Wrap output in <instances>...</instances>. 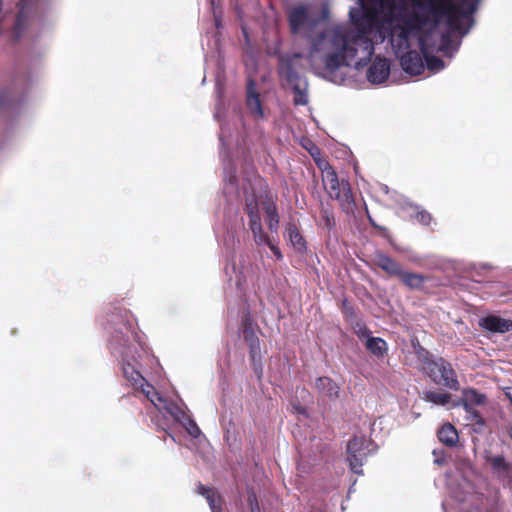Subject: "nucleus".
Instances as JSON below:
<instances>
[{
  "label": "nucleus",
  "instance_id": "obj_1",
  "mask_svg": "<svg viewBox=\"0 0 512 512\" xmlns=\"http://www.w3.org/2000/svg\"><path fill=\"white\" fill-rule=\"evenodd\" d=\"M355 30H333L327 43L332 50L325 55V70L335 72L342 66H353L361 69L368 65L374 54V42L371 34L375 26V15L370 12L361 14L355 18L351 14Z\"/></svg>",
  "mask_w": 512,
  "mask_h": 512
},
{
  "label": "nucleus",
  "instance_id": "obj_2",
  "mask_svg": "<svg viewBox=\"0 0 512 512\" xmlns=\"http://www.w3.org/2000/svg\"><path fill=\"white\" fill-rule=\"evenodd\" d=\"M466 2L467 0H462V4H458L454 0H412L413 6L421 13L413 12L407 17L402 28L403 37L406 38L408 31L419 30L429 23L436 25L443 18L446 19L451 31L461 36L466 35L473 25L471 15L477 8L474 2L468 9H464L463 5Z\"/></svg>",
  "mask_w": 512,
  "mask_h": 512
},
{
  "label": "nucleus",
  "instance_id": "obj_3",
  "mask_svg": "<svg viewBox=\"0 0 512 512\" xmlns=\"http://www.w3.org/2000/svg\"><path fill=\"white\" fill-rule=\"evenodd\" d=\"M127 335L124 336L121 333V339H119L118 335L114 336L113 341L111 342V346L114 350L118 351L122 357L121 369L124 378L131 384V386L138 390L140 386L145 385L147 381L140 371L135 367V365L130 361L136 362L135 352L136 347L131 342H138V335L134 332L131 327H126Z\"/></svg>",
  "mask_w": 512,
  "mask_h": 512
},
{
  "label": "nucleus",
  "instance_id": "obj_4",
  "mask_svg": "<svg viewBox=\"0 0 512 512\" xmlns=\"http://www.w3.org/2000/svg\"><path fill=\"white\" fill-rule=\"evenodd\" d=\"M322 181L328 195L339 203L341 210L347 214L353 213L355 200L350 183L345 179L340 181L336 172H330Z\"/></svg>",
  "mask_w": 512,
  "mask_h": 512
},
{
  "label": "nucleus",
  "instance_id": "obj_5",
  "mask_svg": "<svg viewBox=\"0 0 512 512\" xmlns=\"http://www.w3.org/2000/svg\"><path fill=\"white\" fill-rule=\"evenodd\" d=\"M426 374L435 384L443 385L453 391L460 389L456 371L451 363L442 357H438L437 361L432 363V367Z\"/></svg>",
  "mask_w": 512,
  "mask_h": 512
},
{
  "label": "nucleus",
  "instance_id": "obj_6",
  "mask_svg": "<svg viewBox=\"0 0 512 512\" xmlns=\"http://www.w3.org/2000/svg\"><path fill=\"white\" fill-rule=\"evenodd\" d=\"M372 445L370 440L364 437H353L347 444V460L349 462L350 470L358 475L363 474L362 466L368 454L370 453L369 447Z\"/></svg>",
  "mask_w": 512,
  "mask_h": 512
},
{
  "label": "nucleus",
  "instance_id": "obj_7",
  "mask_svg": "<svg viewBox=\"0 0 512 512\" xmlns=\"http://www.w3.org/2000/svg\"><path fill=\"white\" fill-rule=\"evenodd\" d=\"M287 20L293 35L312 31L317 24V19L310 15L309 8L302 4L289 9Z\"/></svg>",
  "mask_w": 512,
  "mask_h": 512
},
{
  "label": "nucleus",
  "instance_id": "obj_8",
  "mask_svg": "<svg viewBox=\"0 0 512 512\" xmlns=\"http://www.w3.org/2000/svg\"><path fill=\"white\" fill-rule=\"evenodd\" d=\"M302 54L294 53L293 55L282 56L279 59L278 73L289 85L300 82V74L298 68Z\"/></svg>",
  "mask_w": 512,
  "mask_h": 512
},
{
  "label": "nucleus",
  "instance_id": "obj_9",
  "mask_svg": "<svg viewBox=\"0 0 512 512\" xmlns=\"http://www.w3.org/2000/svg\"><path fill=\"white\" fill-rule=\"evenodd\" d=\"M244 212L249 218V228L253 234V238L263 239L264 232L261 222L258 200L255 196L246 198Z\"/></svg>",
  "mask_w": 512,
  "mask_h": 512
},
{
  "label": "nucleus",
  "instance_id": "obj_10",
  "mask_svg": "<svg viewBox=\"0 0 512 512\" xmlns=\"http://www.w3.org/2000/svg\"><path fill=\"white\" fill-rule=\"evenodd\" d=\"M246 106L253 117L257 119L265 118V113L260 100V94L257 92V84L252 77H248L247 79Z\"/></svg>",
  "mask_w": 512,
  "mask_h": 512
},
{
  "label": "nucleus",
  "instance_id": "obj_11",
  "mask_svg": "<svg viewBox=\"0 0 512 512\" xmlns=\"http://www.w3.org/2000/svg\"><path fill=\"white\" fill-rule=\"evenodd\" d=\"M389 74V61L386 58L377 56L367 71V78L371 83L381 84L388 79Z\"/></svg>",
  "mask_w": 512,
  "mask_h": 512
},
{
  "label": "nucleus",
  "instance_id": "obj_12",
  "mask_svg": "<svg viewBox=\"0 0 512 512\" xmlns=\"http://www.w3.org/2000/svg\"><path fill=\"white\" fill-rule=\"evenodd\" d=\"M402 69L410 75H420L424 71V62L420 53L417 51H408L400 58Z\"/></svg>",
  "mask_w": 512,
  "mask_h": 512
},
{
  "label": "nucleus",
  "instance_id": "obj_13",
  "mask_svg": "<svg viewBox=\"0 0 512 512\" xmlns=\"http://www.w3.org/2000/svg\"><path fill=\"white\" fill-rule=\"evenodd\" d=\"M479 326L493 333H506L512 331V320L489 315L479 320Z\"/></svg>",
  "mask_w": 512,
  "mask_h": 512
},
{
  "label": "nucleus",
  "instance_id": "obj_14",
  "mask_svg": "<svg viewBox=\"0 0 512 512\" xmlns=\"http://www.w3.org/2000/svg\"><path fill=\"white\" fill-rule=\"evenodd\" d=\"M486 400V395L480 393L475 388H465L462 391V398L460 402L453 403V407L461 405L465 411L471 412L473 406L484 405Z\"/></svg>",
  "mask_w": 512,
  "mask_h": 512
},
{
  "label": "nucleus",
  "instance_id": "obj_15",
  "mask_svg": "<svg viewBox=\"0 0 512 512\" xmlns=\"http://www.w3.org/2000/svg\"><path fill=\"white\" fill-rule=\"evenodd\" d=\"M373 261L374 264L383 270L389 277L399 278L403 272L401 265L395 259L382 252H377Z\"/></svg>",
  "mask_w": 512,
  "mask_h": 512
},
{
  "label": "nucleus",
  "instance_id": "obj_16",
  "mask_svg": "<svg viewBox=\"0 0 512 512\" xmlns=\"http://www.w3.org/2000/svg\"><path fill=\"white\" fill-rule=\"evenodd\" d=\"M315 389L320 397L336 400L339 398L340 387L329 377H318L315 381Z\"/></svg>",
  "mask_w": 512,
  "mask_h": 512
},
{
  "label": "nucleus",
  "instance_id": "obj_17",
  "mask_svg": "<svg viewBox=\"0 0 512 512\" xmlns=\"http://www.w3.org/2000/svg\"><path fill=\"white\" fill-rule=\"evenodd\" d=\"M486 461L489 463L492 472L501 481L509 477L512 471V463L507 462L502 455L486 456Z\"/></svg>",
  "mask_w": 512,
  "mask_h": 512
},
{
  "label": "nucleus",
  "instance_id": "obj_18",
  "mask_svg": "<svg viewBox=\"0 0 512 512\" xmlns=\"http://www.w3.org/2000/svg\"><path fill=\"white\" fill-rule=\"evenodd\" d=\"M398 279L408 289L421 291L423 290L428 277L422 274L403 270Z\"/></svg>",
  "mask_w": 512,
  "mask_h": 512
},
{
  "label": "nucleus",
  "instance_id": "obj_19",
  "mask_svg": "<svg viewBox=\"0 0 512 512\" xmlns=\"http://www.w3.org/2000/svg\"><path fill=\"white\" fill-rule=\"evenodd\" d=\"M437 437L447 447H455L459 440L458 431L451 423L443 424L437 432Z\"/></svg>",
  "mask_w": 512,
  "mask_h": 512
},
{
  "label": "nucleus",
  "instance_id": "obj_20",
  "mask_svg": "<svg viewBox=\"0 0 512 512\" xmlns=\"http://www.w3.org/2000/svg\"><path fill=\"white\" fill-rule=\"evenodd\" d=\"M263 209L266 214V222L268 229L272 233L278 231L280 217L278 213V207L274 200H268L263 204Z\"/></svg>",
  "mask_w": 512,
  "mask_h": 512
},
{
  "label": "nucleus",
  "instance_id": "obj_21",
  "mask_svg": "<svg viewBox=\"0 0 512 512\" xmlns=\"http://www.w3.org/2000/svg\"><path fill=\"white\" fill-rule=\"evenodd\" d=\"M286 229H287L289 241H290L291 245L293 246V248L299 253L306 252L307 242H306L305 238L303 237V235L301 234L297 225L295 223L290 222L287 224Z\"/></svg>",
  "mask_w": 512,
  "mask_h": 512
},
{
  "label": "nucleus",
  "instance_id": "obj_22",
  "mask_svg": "<svg viewBox=\"0 0 512 512\" xmlns=\"http://www.w3.org/2000/svg\"><path fill=\"white\" fill-rule=\"evenodd\" d=\"M419 47L425 59L426 66L430 71L437 72L444 68V61L437 56L429 54L428 46L422 38L419 40Z\"/></svg>",
  "mask_w": 512,
  "mask_h": 512
},
{
  "label": "nucleus",
  "instance_id": "obj_23",
  "mask_svg": "<svg viewBox=\"0 0 512 512\" xmlns=\"http://www.w3.org/2000/svg\"><path fill=\"white\" fill-rule=\"evenodd\" d=\"M366 349L376 357H383L388 352L387 342L380 337H367L365 342Z\"/></svg>",
  "mask_w": 512,
  "mask_h": 512
},
{
  "label": "nucleus",
  "instance_id": "obj_24",
  "mask_svg": "<svg viewBox=\"0 0 512 512\" xmlns=\"http://www.w3.org/2000/svg\"><path fill=\"white\" fill-rule=\"evenodd\" d=\"M137 391H140L145 395V397L159 410L161 411V407L164 404V402L167 400L164 398L157 390L156 388L148 383L145 382V385L140 386Z\"/></svg>",
  "mask_w": 512,
  "mask_h": 512
},
{
  "label": "nucleus",
  "instance_id": "obj_25",
  "mask_svg": "<svg viewBox=\"0 0 512 512\" xmlns=\"http://www.w3.org/2000/svg\"><path fill=\"white\" fill-rule=\"evenodd\" d=\"M242 334L244 341L249 347V356L254 358L255 355H258V352H261V341L257 336L255 329H243Z\"/></svg>",
  "mask_w": 512,
  "mask_h": 512
},
{
  "label": "nucleus",
  "instance_id": "obj_26",
  "mask_svg": "<svg viewBox=\"0 0 512 512\" xmlns=\"http://www.w3.org/2000/svg\"><path fill=\"white\" fill-rule=\"evenodd\" d=\"M423 400L439 406H445L451 402V394L448 392L426 391Z\"/></svg>",
  "mask_w": 512,
  "mask_h": 512
},
{
  "label": "nucleus",
  "instance_id": "obj_27",
  "mask_svg": "<svg viewBox=\"0 0 512 512\" xmlns=\"http://www.w3.org/2000/svg\"><path fill=\"white\" fill-rule=\"evenodd\" d=\"M161 411H166L170 414L175 421L181 422L188 416V414L184 411L182 407H180L177 403L166 400L161 407Z\"/></svg>",
  "mask_w": 512,
  "mask_h": 512
},
{
  "label": "nucleus",
  "instance_id": "obj_28",
  "mask_svg": "<svg viewBox=\"0 0 512 512\" xmlns=\"http://www.w3.org/2000/svg\"><path fill=\"white\" fill-rule=\"evenodd\" d=\"M347 323L350 324L354 333L360 339H363L365 337L367 338L371 334V331L367 328L365 322L359 316L354 317V319L348 320Z\"/></svg>",
  "mask_w": 512,
  "mask_h": 512
},
{
  "label": "nucleus",
  "instance_id": "obj_29",
  "mask_svg": "<svg viewBox=\"0 0 512 512\" xmlns=\"http://www.w3.org/2000/svg\"><path fill=\"white\" fill-rule=\"evenodd\" d=\"M417 357L422 363L423 371L426 373L431 367L432 363L437 361V358H435L427 349L420 347L417 352Z\"/></svg>",
  "mask_w": 512,
  "mask_h": 512
},
{
  "label": "nucleus",
  "instance_id": "obj_30",
  "mask_svg": "<svg viewBox=\"0 0 512 512\" xmlns=\"http://www.w3.org/2000/svg\"><path fill=\"white\" fill-rule=\"evenodd\" d=\"M293 89V92H294V97H293V103L294 105L296 106H304L308 103V95H307V92L305 89H302L300 87V83L297 82L293 85H290Z\"/></svg>",
  "mask_w": 512,
  "mask_h": 512
},
{
  "label": "nucleus",
  "instance_id": "obj_31",
  "mask_svg": "<svg viewBox=\"0 0 512 512\" xmlns=\"http://www.w3.org/2000/svg\"><path fill=\"white\" fill-rule=\"evenodd\" d=\"M212 512H221L222 500L218 492L213 488L209 494L205 496Z\"/></svg>",
  "mask_w": 512,
  "mask_h": 512
},
{
  "label": "nucleus",
  "instance_id": "obj_32",
  "mask_svg": "<svg viewBox=\"0 0 512 512\" xmlns=\"http://www.w3.org/2000/svg\"><path fill=\"white\" fill-rule=\"evenodd\" d=\"M311 155L314 157V161L318 167V169L322 172V179L327 178V175L330 172H336L335 169L331 166L325 158H316L313 153Z\"/></svg>",
  "mask_w": 512,
  "mask_h": 512
},
{
  "label": "nucleus",
  "instance_id": "obj_33",
  "mask_svg": "<svg viewBox=\"0 0 512 512\" xmlns=\"http://www.w3.org/2000/svg\"><path fill=\"white\" fill-rule=\"evenodd\" d=\"M180 423L183 424L186 431L194 438H197L201 434V430L198 427L197 423L188 415L184 421Z\"/></svg>",
  "mask_w": 512,
  "mask_h": 512
},
{
  "label": "nucleus",
  "instance_id": "obj_34",
  "mask_svg": "<svg viewBox=\"0 0 512 512\" xmlns=\"http://www.w3.org/2000/svg\"><path fill=\"white\" fill-rule=\"evenodd\" d=\"M254 241L257 245H262V244L267 245L270 248V250L272 251V253L276 256L277 259L282 258L280 249L272 243L270 237L267 234L264 233V238L261 240L258 238H254Z\"/></svg>",
  "mask_w": 512,
  "mask_h": 512
},
{
  "label": "nucleus",
  "instance_id": "obj_35",
  "mask_svg": "<svg viewBox=\"0 0 512 512\" xmlns=\"http://www.w3.org/2000/svg\"><path fill=\"white\" fill-rule=\"evenodd\" d=\"M341 311L344 315V319L347 322L350 319H354V317L358 316L354 307L351 305V303L344 299L341 304Z\"/></svg>",
  "mask_w": 512,
  "mask_h": 512
},
{
  "label": "nucleus",
  "instance_id": "obj_36",
  "mask_svg": "<svg viewBox=\"0 0 512 512\" xmlns=\"http://www.w3.org/2000/svg\"><path fill=\"white\" fill-rule=\"evenodd\" d=\"M250 361L252 368L255 374L257 375L258 379H261L263 375V363L261 352H258V355H255L254 358L250 356Z\"/></svg>",
  "mask_w": 512,
  "mask_h": 512
},
{
  "label": "nucleus",
  "instance_id": "obj_37",
  "mask_svg": "<svg viewBox=\"0 0 512 512\" xmlns=\"http://www.w3.org/2000/svg\"><path fill=\"white\" fill-rule=\"evenodd\" d=\"M321 222L328 229H332L335 226V218L328 210L321 212Z\"/></svg>",
  "mask_w": 512,
  "mask_h": 512
},
{
  "label": "nucleus",
  "instance_id": "obj_38",
  "mask_svg": "<svg viewBox=\"0 0 512 512\" xmlns=\"http://www.w3.org/2000/svg\"><path fill=\"white\" fill-rule=\"evenodd\" d=\"M452 43V36L449 32L443 33L441 36L440 50L446 52Z\"/></svg>",
  "mask_w": 512,
  "mask_h": 512
},
{
  "label": "nucleus",
  "instance_id": "obj_39",
  "mask_svg": "<svg viewBox=\"0 0 512 512\" xmlns=\"http://www.w3.org/2000/svg\"><path fill=\"white\" fill-rule=\"evenodd\" d=\"M416 219L418 222H420L423 225H429L431 223L432 216L429 212L423 210V211L417 212Z\"/></svg>",
  "mask_w": 512,
  "mask_h": 512
},
{
  "label": "nucleus",
  "instance_id": "obj_40",
  "mask_svg": "<svg viewBox=\"0 0 512 512\" xmlns=\"http://www.w3.org/2000/svg\"><path fill=\"white\" fill-rule=\"evenodd\" d=\"M241 327H242V330L246 329V328L254 329V327H253V317L251 316L250 312H247L242 317Z\"/></svg>",
  "mask_w": 512,
  "mask_h": 512
},
{
  "label": "nucleus",
  "instance_id": "obj_41",
  "mask_svg": "<svg viewBox=\"0 0 512 512\" xmlns=\"http://www.w3.org/2000/svg\"><path fill=\"white\" fill-rule=\"evenodd\" d=\"M368 220L372 227L379 230L384 237L387 236V233H388L387 228H385L384 226L378 225L369 215H368Z\"/></svg>",
  "mask_w": 512,
  "mask_h": 512
},
{
  "label": "nucleus",
  "instance_id": "obj_42",
  "mask_svg": "<svg viewBox=\"0 0 512 512\" xmlns=\"http://www.w3.org/2000/svg\"><path fill=\"white\" fill-rule=\"evenodd\" d=\"M213 488H210V487H206L205 485L199 483L198 486H197V492L202 495V496H206L207 494L210 493V491L212 490Z\"/></svg>",
  "mask_w": 512,
  "mask_h": 512
},
{
  "label": "nucleus",
  "instance_id": "obj_43",
  "mask_svg": "<svg viewBox=\"0 0 512 512\" xmlns=\"http://www.w3.org/2000/svg\"><path fill=\"white\" fill-rule=\"evenodd\" d=\"M9 104V100L6 93L0 95V106H5Z\"/></svg>",
  "mask_w": 512,
  "mask_h": 512
},
{
  "label": "nucleus",
  "instance_id": "obj_44",
  "mask_svg": "<svg viewBox=\"0 0 512 512\" xmlns=\"http://www.w3.org/2000/svg\"><path fill=\"white\" fill-rule=\"evenodd\" d=\"M315 51H317V44H314L312 47V52H315Z\"/></svg>",
  "mask_w": 512,
  "mask_h": 512
},
{
  "label": "nucleus",
  "instance_id": "obj_45",
  "mask_svg": "<svg viewBox=\"0 0 512 512\" xmlns=\"http://www.w3.org/2000/svg\"><path fill=\"white\" fill-rule=\"evenodd\" d=\"M324 38H325L324 33H321V34H320V39H324Z\"/></svg>",
  "mask_w": 512,
  "mask_h": 512
},
{
  "label": "nucleus",
  "instance_id": "obj_46",
  "mask_svg": "<svg viewBox=\"0 0 512 512\" xmlns=\"http://www.w3.org/2000/svg\"><path fill=\"white\" fill-rule=\"evenodd\" d=\"M243 33L247 37V33H246V29L245 28H243Z\"/></svg>",
  "mask_w": 512,
  "mask_h": 512
},
{
  "label": "nucleus",
  "instance_id": "obj_47",
  "mask_svg": "<svg viewBox=\"0 0 512 512\" xmlns=\"http://www.w3.org/2000/svg\"><path fill=\"white\" fill-rule=\"evenodd\" d=\"M384 3H385V0H381V4L384 5Z\"/></svg>",
  "mask_w": 512,
  "mask_h": 512
}]
</instances>
